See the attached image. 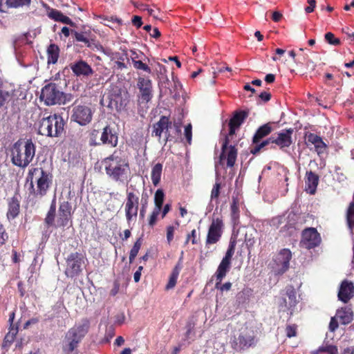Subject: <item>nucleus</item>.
<instances>
[{"label":"nucleus","mask_w":354,"mask_h":354,"mask_svg":"<svg viewBox=\"0 0 354 354\" xmlns=\"http://www.w3.org/2000/svg\"><path fill=\"white\" fill-rule=\"evenodd\" d=\"M249 115V111L240 110L234 111L232 117L229 121V133L225 136L221 147V153L219 156V163L223 165V162L227 160V167H234L236 158L237 149L234 146L230 145V136L234 135L236 131L240 128L245 119Z\"/></svg>","instance_id":"1"},{"label":"nucleus","mask_w":354,"mask_h":354,"mask_svg":"<svg viewBox=\"0 0 354 354\" xmlns=\"http://www.w3.org/2000/svg\"><path fill=\"white\" fill-rule=\"evenodd\" d=\"M102 165L106 174L112 180L120 183H124L127 180L130 173L129 163L127 158L120 156L118 151L104 158Z\"/></svg>","instance_id":"2"},{"label":"nucleus","mask_w":354,"mask_h":354,"mask_svg":"<svg viewBox=\"0 0 354 354\" xmlns=\"http://www.w3.org/2000/svg\"><path fill=\"white\" fill-rule=\"evenodd\" d=\"M53 180V174L44 170L42 167H34L29 169L27 181L30 180V194L36 198H43L49 191Z\"/></svg>","instance_id":"3"},{"label":"nucleus","mask_w":354,"mask_h":354,"mask_svg":"<svg viewBox=\"0 0 354 354\" xmlns=\"http://www.w3.org/2000/svg\"><path fill=\"white\" fill-rule=\"evenodd\" d=\"M36 147L32 140H19L11 148L12 163L19 167H26L35 155Z\"/></svg>","instance_id":"4"},{"label":"nucleus","mask_w":354,"mask_h":354,"mask_svg":"<svg viewBox=\"0 0 354 354\" xmlns=\"http://www.w3.org/2000/svg\"><path fill=\"white\" fill-rule=\"evenodd\" d=\"M65 122L58 114L43 118L39 122L38 133L48 137H59L64 131Z\"/></svg>","instance_id":"5"},{"label":"nucleus","mask_w":354,"mask_h":354,"mask_svg":"<svg viewBox=\"0 0 354 354\" xmlns=\"http://www.w3.org/2000/svg\"><path fill=\"white\" fill-rule=\"evenodd\" d=\"M71 94H66L59 90L55 83H49L45 85L41 92L40 100L48 106L55 104H65L72 100Z\"/></svg>","instance_id":"6"},{"label":"nucleus","mask_w":354,"mask_h":354,"mask_svg":"<svg viewBox=\"0 0 354 354\" xmlns=\"http://www.w3.org/2000/svg\"><path fill=\"white\" fill-rule=\"evenodd\" d=\"M88 327V322L85 321L83 324L68 330L65 336L66 344L63 347L64 351L68 353L73 352L87 333Z\"/></svg>","instance_id":"7"},{"label":"nucleus","mask_w":354,"mask_h":354,"mask_svg":"<svg viewBox=\"0 0 354 354\" xmlns=\"http://www.w3.org/2000/svg\"><path fill=\"white\" fill-rule=\"evenodd\" d=\"M171 124L172 122L171 121L169 116L162 115L160 118V120L153 124L151 136L157 138L158 141L160 142L162 134L164 133L165 138L163 140L165 145L167 142L172 141L174 139V137L169 131Z\"/></svg>","instance_id":"8"},{"label":"nucleus","mask_w":354,"mask_h":354,"mask_svg":"<svg viewBox=\"0 0 354 354\" xmlns=\"http://www.w3.org/2000/svg\"><path fill=\"white\" fill-rule=\"evenodd\" d=\"M77 100L73 104L71 120L77 122L81 126L89 124L93 118V113L91 108L85 104H77Z\"/></svg>","instance_id":"9"},{"label":"nucleus","mask_w":354,"mask_h":354,"mask_svg":"<svg viewBox=\"0 0 354 354\" xmlns=\"http://www.w3.org/2000/svg\"><path fill=\"white\" fill-rule=\"evenodd\" d=\"M83 264L84 260L82 254L78 252L70 254L66 259L65 274L71 278L77 276L82 270Z\"/></svg>","instance_id":"10"},{"label":"nucleus","mask_w":354,"mask_h":354,"mask_svg":"<svg viewBox=\"0 0 354 354\" xmlns=\"http://www.w3.org/2000/svg\"><path fill=\"white\" fill-rule=\"evenodd\" d=\"M137 87L140 91L139 101L140 103H148L153 97L152 82L148 77H139Z\"/></svg>","instance_id":"11"},{"label":"nucleus","mask_w":354,"mask_h":354,"mask_svg":"<svg viewBox=\"0 0 354 354\" xmlns=\"http://www.w3.org/2000/svg\"><path fill=\"white\" fill-rule=\"evenodd\" d=\"M139 196L133 192H127L125 213L128 221L136 220L138 215Z\"/></svg>","instance_id":"12"},{"label":"nucleus","mask_w":354,"mask_h":354,"mask_svg":"<svg viewBox=\"0 0 354 354\" xmlns=\"http://www.w3.org/2000/svg\"><path fill=\"white\" fill-rule=\"evenodd\" d=\"M320 242L321 237L315 228H308L303 231L301 243L306 248H313Z\"/></svg>","instance_id":"13"},{"label":"nucleus","mask_w":354,"mask_h":354,"mask_svg":"<svg viewBox=\"0 0 354 354\" xmlns=\"http://www.w3.org/2000/svg\"><path fill=\"white\" fill-rule=\"evenodd\" d=\"M292 133L293 129L292 128L283 129L281 132L277 133V137L273 136L272 144L277 145L281 150L288 148L292 143Z\"/></svg>","instance_id":"14"},{"label":"nucleus","mask_w":354,"mask_h":354,"mask_svg":"<svg viewBox=\"0 0 354 354\" xmlns=\"http://www.w3.org/2000/svg\"><path fill=\"white\" fill-rule=\"evenodd\" d=\"M100 140H101L102 145L115 147L118 143V135L110 125H106L100 133Z\"/></svg>","instance_id":"15"},{"label":"nucleus","mask_w":354,"mask_h":354,"mask_svg":"<svg viewBox=\"0 0 354 354\" xmlns=\"http://www.w3.org/2000/svg\"><path fill=\"white\" fill-rule=\"evenodd\" d=\"M338 299L344 304L348 303L354 297V284L346 279L339 286L337 294Z\"/></svg>","instance_id":"16"},{"label":"nucleus","mask_w":354,"mask_h":354,"mask_svg":"<svg viewBox=\"0 0 354 354\" xmlns=\"http://www.w3.org/2000/svg\"><path fill=\"white\" fill-rule=\"evenodd\" d=\"M292 258V253L288 249L281 250L277 254L275 262L279 267L278 270L279 274H283L289 268V262Z\"/></svg>","instance_id":"17"},{"label":"nucleus","mask_w":354,"mask_h":354,"mask_svg":"<svg viewBox=\"0 0 354 354\" xmlns=\"http://www.w3.org/2000/svg\"><path fill=\"white\" fill-rule=\"evenodd\" d=\"M20 213V196L18 194H15L13 196L8 200V211L6 213L8 220L17 218Z\"/></svg>","instance_id":"18"},{"label":"nucleus","mask_w":354,"mask_h":354,"mask_svg":"<svg viewBox=\"0 0 354 354\" xmlns=\"http://www.w3.org/2000/svg\"><path fill=\"white\" fill-rule=\"evenodd\" d=\"M304 138L306 145H314L315 149L319 155L322 153L327 147L326 144L323 141L322 138L317 134L306 132L305 133Z\"/></svg>","instance_id":"19"},{"label":"nucleus","mask_w":354,"mask_h":354,"mask_svg":"<svg viewBox=\"0 0 354 354\" xmlns=\"http://www.w3.org/2000/svg\"><path fill=\"white\" fill-rule=\"evenodd\" d=\"M319 176L312 171H307L305 176V191L313 195L316 193Z\"/></svg>","instance_id":"20"},{"label":"nucleus","mask_w":354,"mask_h":354,"mask_svg":"<svg viewBox=\"0 0 354 354\" xmlns=\"http://www.w3.org/2000/svg\"><path fill=\"white\" fill-rule=\"evenodd\" d=\"M74 209L72 204L68 201H63L59 203L57 211L58 221H69L71 220L72 215L74 213Z\"/></svg>","instance_id":"21"},{"label":"nucleus","mask_w":354,"mask_h":354,"mask_svg":"<svg viewBox=\"0 0 354 354\" xmlns=\"http://www.w3.org/2000/svg\"><path fill=\"white\" fill-rule=\"evenodd\" d=\"M71 69L76 76H89L93 73L91 66L83 60L71 64Z\"/></svg>","instance_id":"22"},{"label":"nucleus","mask_w":354,"mask_h":354,"mask_svg":"<svg viewBox=\"0 0 354 354\" xmlns=\"http://www.w3.org/2000/svg\"><path fill=\"white\" fill-rule=\"evenodd\" d=\"M31 0H0V12H7L10 8L29 6Z\"/></svg>","instance_id":"23"},{"label":"nucleus","mask_w":354,"mask_h":354,"mask_svg":"<svg viewBox=\"0 0 354 354\" xmlns=\"http://www.w3.org/2000/svg\"><path fill=\"white\" fill-rule=\"evenodd\" d=\"M165 194L162 190L158 189L155 193L154 202L155 207L150 215L149 221H156L158 216L161 212L162 204L164 202Z\"/></svg>","instance_id":"24"},{"label":"nucleus","mask_w":354,"mask_h":354,"mask_svg":"<svg viewBox=\"0 0 354 354\" xmlns=\"http://www.w3.org/2000/svg\"><path fill=\"white\" fill-rule=\"evenodd\" d=\"M71 35H73L75 41L84 43L86 46L89 48L91 47V45L94 41V39L92 38L93 35L89 30L81 32L72 30Z\"/></svg>","instance_id":"25"},{"label":"nucleus","mask_w":354,"mask_h":354,"mask_svg":"<svg viewBox=\"0 0 354 354\" xmlns=\"http://www.w3.org/2000/svg\"><path fill=\"white\" fill-rule=\"evenodd\" d=\"M239 346L243 348H248L254 345L255 340L252 330H244L241 332L237 339Z\"/></svg>","instance_id":"26"},{"label":"nucleus","mask_w":354,"mask_h":354,"mask_svg":"<svg viewBox=\"0 0 354 354\" xmlns=\"http://www.w3.org/2000/svg\"><path fill=\"white\" fill-rule=\"evenodd\" d=\"M272 131V124L268 122L259 127L252 138V143H259L263 138L268 136Z\"/></svg>","instance_id":"27"},{"label":"nucleus","mask_w":354,"mask_h":354,"mask_svg":"<svg viewBox=\"0 0 354 354\" xmlns=\"http://www.w3.org/2000/svg\"><path fill=\"white\" fill-rule=\"evenodd\" d=\"M221 223H212L207 234V243L213 244L216 243L221 237Z\"/></svg>","instance_id":"28"},{"label":"nucleus","mask_w":354,"mask_h":354,"mask_svg":"<svg viewBox=\"0 0 354 354\" xmlns=\"http://www.w3.org/2000/svg\"><path fill=\"white\" fill-rule=\"evenodd\" d=\"M231 262L222 259L216 272V288H218V285L221 284V281L225 277L227 272L230 269Z\"/></svg>","instance_id":"29"},{"label":"nucleus","mask_w":354,"mask_h":354,"mask_svg":"<svg viewBox=\"0 0 354 354\" xmlns=\"http://www.w3.org/2000/svg\"><path fill=\"white\" fill-rule=\"evenodd\" d=\"M335 316L339 319L341 324L344 325L351 323L353 319V311L351 308L348 307L337 310Z\"/></svg>","instance_id":"30"},{"label":"nucleus","mask_w":354,"mask_h":354,"mask_svg":"<svg viewBox=\"0 0 354 354\" xmlns=\"http://www.w3.org/2000/svg\"><path fill=\"white\" fill-rule=\"evenodd\" d=\"M48 15L49 18L55 21L62 22L71 26H74L75 25V23L68 17L64 15L61 11L56 9H51Z\"/></svg>","instance_id":"31"},{"label":"nucleus","mask_w":354,"mask_h":354,"mask_svg":"<svg viewBox=\"0 0 354 354\" xmlns=\"http://www.w3.org/2000/svg\"><path fill=\"white\" fill-rule=\"evenodd\" d=\"M48 64L57 63L59 56V48L57 45L50 44L47 48Z\"/></svg>","instance_id":"32"},{"label":"nucleus","mask_w":354,"mask_h":354,"mask_svg":"<svg viewBox=\"0 0 354 354\" xmlns=\"http://www.w3.org/2000/svg\"><path fill=\"white\" fill-rule=\"evenodd\" d=\"M162 171V165L161 163H156L152 168L151 177L154 186H157L161 178Z\"/></svg>","instance_id":"33"},{"label":"nucleus","mask_w":354,"mask_h":354,"mask_svg":"<svg viewBox=\"0 0 354 354\" xmlns=\"http://www.w3.org/2000/svg\"><path fill=\"white\" fill-rule=\"evenodd\" d=\"M14 96L13 91H6L0 88V108H3L12 99Z\"/></svg>","instance_id":"34"},{"label":"nucleus","mask_w":354,"mask_h":354,"mask_svg":"<svg viewBox=\"0 0 354 354\" xmlns=\"http://www.w3.org/2000/svg\"><path fill=\"white\" fill-rule=\"evenodd\" d=\"M286 295L288 298V305L290 308L295 306L297 304V292L292 286L286 288Z\"/></svg>","instance_id":"35"},{"label":"nucleus","mask_w":354,"mask_h":354,"mask_svg":"<svg viewBox=\"0 0 354 354\" xmlns=\"http://www.w3.org/2000/svg\"><path fill=\"white\" fill-rule=\"evenodd\" d=\"M273 140V136H270V138H267L266 140L259 142L257 144H254L255 145L251 148L250 153L255 155L260 152L261 149L269 145L270 143L272 144Z\"/></svg>","instance_id":"36"},{"label":"nucleus","mask_w":354,"mask_h":354,"mask_svg":"<svg viewBox=\"0 0 354 354\" xmlns=\"http://www.w3.org/2000/svg\"><path fill=\"white\" fill-rule=\"evenodd\" d=\"M100 132L99 130L93 129L89 133V145L91 146H99L102 145L101 140H100Z\"/></svg>","instance_id":"37"},{"label":"nucleus","mask_w":354,"mask_h":354,"mask_svg":"<svg viewBox=\"0 0 354 354\" xmlns=\"http://www.w3.org/2000/svg\"><path fill=\"white\" fill-rule=\"evenodd\" d=\"M180 268L178 267V266H176L173 271H172V273L170 275L169 277V282L166 286V288L167 289H171V288H173L176 283V281H177V279H178V277L179 275V273H180Z\"/></svg>","instance_id":"38"},{"label":"nucleus","mask_w":354,"mask_h":354,"mask_svg":"<svg viewBox=\"0 0 354 354\" xmlns=\"http://www.w3.org/2000/svg\"><path fill=\"white\" fill-rule=\"evenodd\" d=\"M56 198H53L44 221H55L56 217Z\"/></svg>","instance_id":"39"},{"label":"nucleus","mask_w":354,"mask_h":354,"mask_svg":"<svg viewBox=\"0 0 354 354\" xmlns=\"http://www.w3.org/2000/svg\"><path fill=\"white\" fill-rule=\"evenodd\" d=\"M147 59H139L133 62V66L136 70L143 71L149 74L151 73V69L147 64Z\"/></svg>","instance_id":"40"},{"label":"nucleus","mask_w":354,"mask_h":354,"mask_svg":"<svg viewBox=\"0 0 354 354\" xmlns=\"http://www.w3.org/2000/svg\"><path fill=\"white\" fill-rule=\"evenodd\" d=\"M231 216L232 221H236L239 218V201L233 198L230 206Z\"/></svg>","instance_id":"41"},{"label":"nucleus","mask_w":354,"mask_h":354,"mask_svg":"<svg viewBox=\"0 0 354 354\" xmlns=\"http://www.w3.org/2000/svg\"><path fill=\"white\" fill-rule=\"evenodd\" d=\"M18 328L12 327L10 331L6 334L3 341V346H9L13 342L16 335L17 334Z\"/></svg>","instance_id":"42"},{"label":"nucleus","mask_w":354,"mask_h":354,"mask_svg":"<svg viewBox=\"0 0 354 354\" xmlns=\"http://www.w3.org/2000/svg\"><path fill=\"white\" fill-rule=\"evenodd\" d=\"M142 245V239L139 238L134 243L133 248H131L129 254V262L132 263L133 259L137 256Z\"/></svg>","instance_id":"43"},{"label":"nucleus","mask_w":354,"mask_h":354,"mask_svg":"<svg viewBox=\"0 0 354 354\" xmlns=\"http://www.w3.org/2000/svg\"><path fill=\"white\" fill-rule=\"evenodd\" d=\"M325 40L331 45L339 46L341 44L340 40L335 37V35L330 32H326L324 35Z\"/></svg>","instance_id":"44"},{"label":"nucleus","mask_w":354,"mask_h":354,"mask_svg":"<svg viewBox=\"0 0 354 354\" xmlns=\"http://www.w3.org/2000/svg\"><path fill=\"white\" fill-rule=\"evenodd\" d=\"M130 57L132 63L139 59H147L149 62V59L141 51L131 50Z\"/></svg>","instance_id":"45"},{"label":"nucleus","mask_w":354,"mask_h":354,"mask_svg":"<svg viewBox=\"0 0 354 354\" xmlns=\"http://www.w3.org/2000/svg\"><path fill=\"white\" fill-rule=\"evenodd\" d=\"M221 188V184L218 180L215 183L214 185L213 186V188L211 192V199L212 200H218L219 196H220V190Z\"/></svg>","instance_id":"46"},{"label":"nucleus","mask_w":354,"mask_h":354,"mask_svg":"<svg viewBox=\"0 0 354 354\" xmlns=\"http://www.w3.org/2000/svg\"><path fill=\"white\" fill-rule=\"evenodd\" d=\"M319 352H327L328 354H337L338 353L337 348L332 345L319 347L315 353H319Z\"/></svg>","instance_id":"47"},{"label":"nucleus","mask_w":354,"mask_h":354,"mask_svg":"<svg viewBox=\"0 0 354 354\" xmlns=\"http://www.w3.org/2000/svg\"><path fill=\"white\" fill-rule=\"evenodd\" d=\"M235 250V242H230L227 250L225 253V257L223 258V260L231 262V259L234 253Z\"/></svg>","instance_id":"48"},{"label":"nucleus","mask_w":354,"mask_h":354,"mask_svg":"<svg viewBox=\"0 0 354 354\" xmlns=\"http://www.w3.org/2000/svg\"><path fill=\"white\" fill-rule=\"evenodd\" d=\"M184 135L187 143L191 145L192 138V126L191 124H188L185 126Z\"/></svg>","instance_id":"49"},{"label":"nucleus","mask_w":354,"mask_h":354,"mask_svg":"<svg viewBox=\"0 0 354 354\" xmlns=\"http://www.w3.org/2000/svg\"><path fill=\"white\" fill-rule=\"evenodd\" d=\"M8 236L3 225L0 223V246L3 245L8 239Z\"/></svg>","instance_id":"50"},{"label":"nucleus","mask_w":354,"mask_h":354,"mask_svg":"<svg viewBox=\"0 0 354 354\" xmlns=\"http://www.w3.org/2000/svg\"><path fill=\"white\" fill-rule=\"evenodd\" d=\"M132 24L137 28H139L142 25V17L138 15H134L131 19Z\"/></svg>","instance_id":"51"},{"label":"nucleus","mask_w":354,"mask_h":354,"mask_svg":"<svg viewBox=\"0 0 354 354\" xmlns=\"http://www.w3.org/2000/svg\"><path fill=\"white\" fill-rule=\"evenodd\" d=\"M286 335L288 337H292L296 335V327L295 326H288L286 328Z\"/></svg>","instance_id":"52"},{"label":"nucleus","mask_w":354,"mask_h":354,"mask_svg":"<svg viewBox=\"0 0 354 354\" xmlns=\"http://www.w3.org/2000/svg\"><path fill=\"white\" fill-rule=\"evenodd\" d=\"M307 2L309 4V6L305 8V11L306 13H311L314 11L315 8L316 6V1L315 0H307Z\"/></svg>","instance_id":"53"},{"label":"nucleus","mask_w":354,"mask_h":354,"mask_svg":"<svg viewBox=\"0 0 354 354\" xmlns=\"http://www.w3.org/2000/svg\"><path fill=\"white\" fill-rule=\"evenodd\" d=\"M337 318L336 317V316L331 318L330 324H329V329L330 331H335V329L337 328L338 323H337Z\"/></svg>","instance_id":"54"},{"label":"nucleus","mask_w":354,"mask_h":354,"mask_svg":"<svg viewBox=\"0 0 354 354\" xmlns=\"http://www.w3.org/2000/svg\"><path fill=\"white\" fill-rule=\"evenodd\" d=\"M174 227L173 226H169L167 229V239L170 243L174 238Z\"/></svg>","instance_id":"55"},{"label":"nucleus","mask_w":354,"mask_h":354,"mask_svg":"<svg viewBox=\"0 0 354 354\" xmlns=\"http://www.w3.org/2000/svg\"><path fill=\"white\" fill-rule=\"evenodd\" d=\"M259 97L263 102H268L271 99V94L268 92L263 91L260 93Z\"/></svg>","instance_id":"56"},{"label":"nucleus","mask_w":354,"mask_h":354,"mask_svg":"<svg viewBox=\"0 0 354 354\" xmlns=\"http://www.w3.org/2000/svg\"><path fill=\"white\" fill-rule=\"evenodd\" d=\"M141 203H142V207L140 210V217L141 219H142L144 218V215H145V212L147 200L144 199V198L142 197L141 199Z\"/></svg>","instance_id":"57"},{"label":"nucleus","mask_w":354,"mask_h":354,"mask_svg":"<svg viewBox=\"0 0 354 354\" xmlns=\"http://www.w3.org/2000/svg\"><path fill=\"white\" fill-rule=\"evenodd\" d=\"M281 18H282V14L280 13L279 12L275 11L272 13V19L274 22L279 21L281 19Z\"/></svg>","instance_id":"58"},{"label":"nucleus","mask_w":354,"mask_h":354,"mask_svg":"<svg viewBox=\"0 0 354 354\" xmlns=\"http://www.w3.org/2000/svg\"><path fill=\"white\" fill-rule=\"evenodd\" d=\"M192 237V242L193 244H196L197 243V240H196V230H193L192 231V233H191V235L188 234L187 235V241L186 242H188V241L189 240L190 237Z\"/></svg>","instance_id":"59"},{"label":"nucleus","mask_w":354,"mask_h":354,"mask_svg":"<svg viewBox=\"0 0 354 354\" xmlns=\"http://www.w3.org/2000/svg\"><path fill=\"white\" fill-rule=\"evenodd\" d=\"M231 287H232V283L230 282H226L221 286L219 284L218 289H220L221 291H227L231 288Z\"/></svg>","instance_id":"60"},{"label":"nucleus","mask_w":354,"mask_h":354,"mask_svg":"<svg viewBox=\"0 0 354 354\" xmlns=\"http://www.w3.org/2000/svg\"><path fill=\"white\" fill-rule=\"evenodd\" d=\"M147 12L148 14L153 17V18H156V19H158V13H159V10H153L152 8H147Z\"/></svg>","instance_id":"61"},{"label":"nucleus","mask_w":354,"mask_h":354,"mask_svg":"<svg viewBox=\"0 0 354 354\" xmlns=\"http://www.w3.org/2000/svg\"><path fill=\"white\" fill-rule=\"evenodd\" d=\"M39 322V319L37 318H32L29 320H28L25 324H24V328L26 329V328H28V327L31 325V324H37V322Z\"/></svg>","instance_id":"62"},{"label":"nucleus","mask_w":354,"mask_h":354,"mask_svg":"<svg viewBox=\"0 0 354 354\" xmlns=\"http://www.w3.org/2000/svg\"><path fill=\"white\" fill-rule=\"evenodd\" d=\"M275 80V75L274 74L270 73L266 75L265 77V81L268 83H273Z\"/></svg>","instance_id":"63"},{"label":"nucleus","mask_w":354,"mask_h":354,"mask_svg":"<svg viewBox=\"0 0 354 354\" xmlns=\"http://www.w3.org/2000/svg\"><path fill=\"white\" fill-rule=\"evenodd\" d=\"M150 35H151V37H152L155 39H158L160 37L161 33H160V30H158V28H154L153 30V32L150 33Z\"/></svg>","instance_id":"64"}]
</instances>
